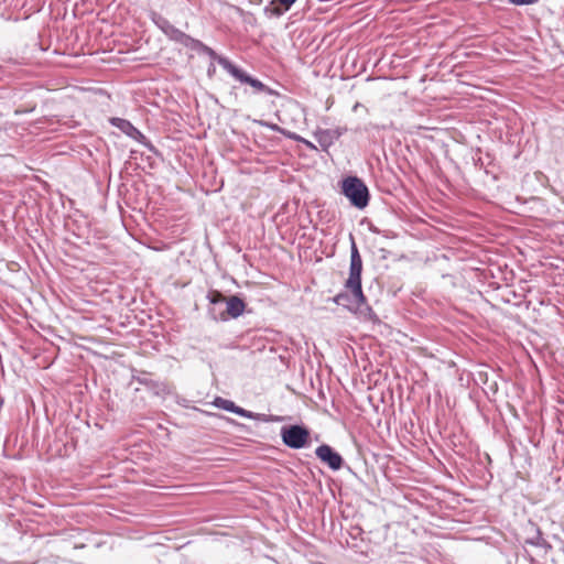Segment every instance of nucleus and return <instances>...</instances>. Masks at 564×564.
I'll list each match as a JSON object with an SVG mask.
<instances>
[{
  "label": "nucleus",
  "mask_w": 564,
  "mask_h": 564,
  "mask_svg": "<svg viewBox=\"0 0 564 564\" xmlns=\"http://www.w3.org/2000/svg\"><path fill=\"white\" fill-rule=\"evenodd\" d=\"M333 301L337 305L343 306L350 312H354L360 318L372 322L377 319V316L373 313L372 308L367 304V300L364 293L362 297L360 299V296H358L354 290L346 289V291L335 295Z\"/></svg>",
  "instance_id": "nucleus-1"
},
{
  "label": "nucleus",
  "mask_w": 564,
  "mask_h": 564,
  "mask_svg": "<svg viewBox=\"0 0 564 564\" xmlns=\"http://www.w3.org/2000/svg\"><path fill=\"white\" fill-rule=\"evenodd\" d=\"M341 194L349 203L358 208L364 209L370 200V193L365 182L357 176H347L340 182Z\"/></svg>",
  "instance_id": "nucleus-2"
},
{
  "label": "nucleus",
  "mask_w": 564,
  "mask_h": 564,
  "mask_svg": "<svg viewBox=\"0 0 564 564\" xmlns=\"http://www.w3.org/2000/svg\"><path fill=\"white\" fill-rule=\"evenodd\" d=\"M283 444L292 449H301L310 443V430L303 424L284 425L280 430Z\"/></svg>",
  "instance_id": "nucleus-3"
},
{
  "label": "nucleus",
  "mask_w": 564,
  "mask_h": 564,
  "mask_svg": "<svg viewBox=\"0 0 564 564\" xmlns=\"http://www.w3.org/2000/svg\"><path fill=\"white\" fill-rule=\"evenodd\" d=\"M351 246H350V267H349V276L345 283V289L354 290L355 293L362 297V288H361V272H362V259L355 242L354 237L350 235Z\"/></svg>",
  "instance_id": "nucleus-4"
},
{
  "label": "nucleus",
  "mask_w": 564,
  "mask_h": 564,
  "mask_svg": "<svg viewBox=\"0 0 564 564\" xmlns=\"http://www.w3.org/2000/svg\"><path fill=\"white\" fill-rule=\"evenodd\" d=\"M223 68L236 80L240 82L241 84L250 85L254 89V93H263L270 96L278 95L274 89L270 88L258 78L250 76L242 68L235 65L231 61L223 59Z\"/></svg>",
  "instance_id": "nucleus-5"
},
{
  "label": "nucleus",
  "mask_w": 564,
  "mask_h": 564,
  "mask_svg": "<svg viewBox=\"0 0 564 564\" xmlns=\"http://www.w3.org/2000/svg\"><path fill=\"white\" fill-rule=\"evenodd\" d=\"M226 310L215 313V307H209L208 314L215 321H227L230 318H238L242 315L246 304L242 299L237 295H232L226 301Z\"/></svg>",
  "instance_id": "nucleus-6"
},
{
  "label": "nucleus",
  "mask_w": 564,
  "mask_h": 564,
  "mask_svg": "<svg viewBox=\"0 0 564 564\" xmlns=\"http://www.w3.org/2000/svg\"><path fill=\"white\" fill-rule=\"evenodd\" d=\"M316 457L332 470H339L344 466V458L330 445L322 444L315 449Z\"/></svg>",
  "instance_id": "nucleus-7"
},
{
  "label": "nucleus",
  "mask_w": 564,
  "mask_h": 564,
  "mask_svg": "<svg viewBox=\"0 0 564 564\" xmlns=\"http://www.w3.org/2000/svg\"><path fill=\"white\" fill-rule=\"evenodd\" d=\"M524 532L527 536L524 538V543L541 547L545 552L552 550V545L543 538L541 529L532 521H529L524 527Z\"/></svg>",
  "instance_id": "nucleus-8"
},
{
  "label": "nucleus",
  "mask_w": 564,
  "mask_h": 564,
  "mask_svg": "<svg viewBox=\"0 0 564 564\" xmlns=\"http://www.w3.org/2000/svg\"><path fill=\"white\" fill-rule=\"evenodd\" d=\"M110 122L112 126L117 127L119 130H121L128 137L144 144L151 151L154 150L153 145L147 140L144 134L139 129H137L130 121L122 119V118H112L110 120Z\"/></svg>",
  "instance_id": "nucleus-9"
},
{
  "label": "nucleus",
  "mask_w": 564,
  "mask_h": 564,
  "mask_svg": "<svg viewBox=\"0 0 564 564\" xmlns=\"http://www.w3.org/2000/svg\"><path fill=\"white\" fill-rule=\"evenodd\" d=\"M151 20L173 42L177 43L184 33L160 13L152 12Z\"/></svg>",
  "instance_id": "nucleus-10"
},
{
  "label": "nucleus",
  "mask_w": 564,
  "mask_h": 564,
  "mask_svg": "<svg viewBox=\"0 0 564 564\" xmlns=\"http://www.w3.org/2000/svg\"><path fill=\"white\" fill-rule=\"evenodd\" d=\"M297 0H271L268 6L264 7L263 13L267 18H280L288 12Z\"/></svg>",
  "instance_id": "nucleus-11"
},
{
  "label": "nucleus",
  "mask_w": 564,
  "mask_h": 564,
  "mask_svg": "<svg viewBox=\"0 0 564 564\" xmlns=\"http://www.w3.org/2000/svg\"><path fill=\"white\" fill-rule=\"evenodd\" d=\"M343 134V130L340 128L336 129H324V130H317L314 133V137L321 148L324 151H327L328 148H330L335 141H337Z\"/></svg>",
  "instance_id": "nucleus-12"
},
{
  "label": "nucleus",
  "mask_w": 564,
  "mask_h": 564,
  "mask_svg": "<svg viewBox=\"0 0 564 564\" xmlns=\"http://www.w3.org/2000/svg\"><path fill=\"white\" fill-rule=\"evenodd\" d=\"M137 381L144 387L153 390L156 394L164 390V386L161 382L154 381L149 378V375L143 372L139 377H137Z\"/></svg>",
  "instance_id": "nucleus-13"
},
{
  "label": "nucleus",
  "mask_w": 564,
  "mask_h": 564,
  "mask_svg": "<svg viewBox=\"0 0 564 564\" xmlns=\"http://www.w3.org/2000/svg\"><path fill=\"white\" fill-rule=\"evenodd\" d=\"M197 54H204L207 55L212 61L217 62L223 67V59L224 61H230L229 58L218 55L212 47L207 46L206 44H202L200 47L196 51Z\"/></svg>",
  "instance_id": "nucleus-14"
},
{
  "label": "nucleus",
  "mask_w": 564,
  "mask_h": 564,
  "mask_svg": "<svg viewBox=\"0 0 564 564\" xmlns=\"http://www.w3.org/2000/svg\"><path fill=\"white\" fill-rule=\"evenodd\" d=\"M177 43L194 52H196L203 44L202 41L194 39L186 33H183L182 37Z\"/></svg>",
  "instance_id": "nucleus-15"
},
{
  "label": "nucleus",
  "mask_w": 564,
  "mask_h": 564,
  "mask_svg": "<svg viewBox=\"0 0 564 564\" xmlns=\"http://www.w3.org/2000/svg\"><path fill=\"white\" fill-rule=\"evenodd\" d=\"M207 299H208L212 307H215V313H218L217 306H221L227 301V299L224 296V294L219 291H210L207 294Z\"/></svg>",
  "instance_id": "nucleus-16"
},
{
  "label": "nucleus",
  "mask_w": 564,
  "mask_h": 564,
  "mask_svg": "<svg viewBox=\"0 0 564 564\" xmlns=\"http://www.w3.org/2000/svg\"><path fill=\"white\" fill-rule=\"evenodd\" d=\"M214 404H215V406H217L221 410L231 412L236 403L231 400H227V399L218 397L215 399Z\"/></svg>",
  "instance_id": "nucleus-17"
},
{
  "label": "nucleus",
  "mask_w": 564,
  "mask_h": 564,
  "mask_svg": "<svg viewBox=\"0 0 564 564\" xmlns=\"http://www.w3.org/2000/svg\"><path fill=\"white\" fill-rule=\"evenodd\" d=\"M231 413H235L241 417H246V419H256L258 414L251 412V411H248L243 408H240L238 405L235 404Z\"/></svg>",
  "instance_id": "nucleus-18"
},
{
  "label": "nucleus",
  "mask_w": 564,
  "mask_h": 564,
  "mask_svg": "<svg viewBox=\"0 0 564 564\" xmlns=\"http://www.w3.org/2000/svg\"><path fill=\"white\" fill-rule=\"evenodd\" d=\"M262 126L269 128L270 130L274 131V132H279L281 134H285V130L280 128L278 124L275 123H269V122H261Z\"/></svg>",
  "instance_id": "nucleus-19"
},
{
  "label": "nucleus",
  "mask_w": 564,
  "mask_h": 564,
  "mask_svg": "<svg viewBox=\"0 0 564 564\" xmlns=\"http://www.w3.org/2000/svg\"><path fill=\"white\" fill-rule=\"evenodd\" d=\"M284 135L288 137L289 139L297 141V142H302V140H303V138L300 137L299 134H296L294 132L286 131V130H285V134Z\"/></svg>",
  "instance_id": "nucleus-20"
},
{
  "label": "nucleus",
  "mask_w": 564,
  "mask_h": 564,
  "mask_svg": "<svg viewBox=\"0 0 564 564\" xmlns=\"http://www.w3.org/2000/svg\"><path fill=\"white\" fill-rule=\"evenodd\" d=\"M216 73L215 64L212 62L207 68V75L209 78H212Z\"/></svg>",
  "instance_id": "nucleus-21"
},
{
  "label": "nucleus",
  "mask_w": 564,
  "mask_h": 564,
  "mask_svg": "<svg viewBox=\"0 0 564 564\" xmlns=\"http://www.w3.org/2000/svg\"><path fill=\"white\" fill-rule=\"evenodd\" d=\"M302 143H304L311 150H317L316 145L311 141L303 138Z\"/></svg>",
  "instance_id": "nucleus-22"
},
{
  "label": "nucleus",
  "mask_w": 564,
  "mask_h": 564,
  "mask_svg": "<svg viewBox=\"0 0 564 564\" xmlns=\"http://www.w3.org/2000/svg\"><path fill=\"white\" fill-rule=\"evenodd\" d=\"M185 401H186V400H185V399H183L182 401H177V403H178V404H181V405H183V406H186Z\"/></svg>",
  "instance_id": "nucleus-23"
},
{
  "label": "nucleus",
  "mask_w": 564,
  "mask_h": 564,
  "mask_svg": "<svg viewBox=\"0 0 564 564\" xmlns=\"http://www.w3.org/2000/svg\"><path fill=\"white\" fill-rule=\"evenodd\" d=\"M529 558H530V563H531V564H536V561H535L531 555H530V557H529Z\"/></svg>",
  "instance_id": "nucleus-24"
},
{
  "label": "nucleus",
  "mask_w": 564,
  "mask_h": 564,
  "mask_svg": "<svg viewBox=\"0 0 564 564\" xmlns=\"http://www.w3.org/2000/svg\"><path fill=\"white\" fill-rule=\"evenodd\" d=\"M370 230H371L372 232H379V231H378V229H377V228H375V227H370Z\"/></svg>",
  "instance_id": "nucleus-25"
}]
</instances>
